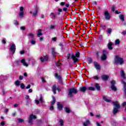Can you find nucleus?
<instances>
[{"label":"nucleus","instance_id":"1","mask_svg":"<svg viewBox=\"0 0 126 126\" xmlns=\"http://www.w3.org/2000/svg\"><path fill=\"white\" fill-rule=\"evenodd\" d=\"M114 61L115 63H119V64H123L124 63V59L123 58L119 57L118 56H116L114 59Z\"/></svg>","mask_w":126,"mask_h":126},{"label":"nucleus","instance_id":"2","mask_svg":"<svg viewBox=\"0 0 126 126\" xmlns=\"http://www.w3.org/2000/svg\"><path fill=\"white\" fill-rule=\"evenodd\" d=\"M80 56V53L79 52H77L76 53L75 55L72 54L71 57L74 62L77 63V62H78V59H77V58H79Z\"/></svg>","mask_w":126,"mask_h":126},{"label":"nucleus","instance_id":"3","mask_svg":"<svg viewBox=\"0 0 126 126\" xmlns=\"http://www.w3.org/2000/svg\"><path fill=\"white\" fill-rule=\"evenodd\" d=\"M10 50L13 55L14 54V53H15V51L16 50V46H15V44L14 43H11L10 46Z\"/></svg>","mask_w":126,"mask_h":126},{"label":"nucleus","instance_id":"4","mask_svg":"<svg viewBox=\"0 0 126 126\" xmlns=\"http://www.w3.org/2000/svg\"><path fill=\"white\" fill-rule=\"evenodd\" d=\"M77 94V90L75 88L70 89L69 90V95L70 96V97H72V94Z\"/></svg>","mask_w":126,"mask_h":126},{"label":"nucleus","instance_id":"5","mask_svg":"<svg viewBox=\"0 0 126 126\" xmlns=\"http://www.w3.org/2000/svg\"><path fill=\"white\" fill-rule=\"evenodd\" d=\"M107 55H108V51H107V50H103L102 56L101 57V60L105 61L107 60Z\"/></svg>","mask_w":126,"mask_h":126},{"label":"nucleus","instance_id":"6","mask_svg":"<svg viewBox=\"0 0 126 126\" xmlns=\"http://www.w3.org/2000/svg\"><path fill=\"white\" fill-rule=\"evenodd\" d=\"M36 116L33 114H31L29 118V124H30V125H32V124H33V120H36Z\"/></svg>","mask_w":126,"mask_h":126},{"label":"nucleus","instance_id":"7","mask_svg":"<svg viewBox=\"0 0 126 126\" xmlns=\"http://www.w3.org/2000/svg\"><path fill=\"white\" fill-rule=\"evenodd\" d=\"M104 17L106 20H110L111 18V15L109 13L108 11H104Z\"/></svg>","mask_w":126,"mask_h":126},{"label":"nucleus","instance_id":"8","mask_svg":"<svg viewBox=\"0 0 126 126\" xmlns=\"http://www.w3.org/2000/svg\"><path fill=\"white\" fill-rule=\"evenodd\" d=\"M49 59V57H48V55L44 56L43 57H41L40 58V60L41 62V63H44V62H47Z\"/></svg>","mask_w":126,"mask_h":126},{"label":"nucleus","instance_id":"9","mask_svg":"<svg viewBox=\"0 0 126 126\" xmlns=\"http://www.w3.org/2000/svg\"><path fill=\"white\" fill-rule=\"evenodd\" d=\"M94 67L96 69L99 70L100 69V65L97 62H94Z\"/></svg>","mask_w":126,"mask_h":126},{"label":"nucleus","instance_id":"10","mask_svg":"<svg viewBox=\"0 0 126 126\" xmlns=\"http://www.w3.org/2000/svg\"><path fill=\"white\" fill-rule=\"evenodd\" d=\"M21 63L23 64L24 66H28V63L25 62V59H22Z\"/></svg>","mask_w":126,"mask_h":126},{"label":"nucleus","instance_id":"11","mask_svg":"<svg viewBox=\"0 0 126 126\" xmlns=\"http://www.w3.org/2000/svg\"><path fill=\"white\" fill-rule=\"evenodd\" d=\"M50 17H51L52 19H56V18H57V17L56 16V14H55V13L54 12L51 13Z\"/></svg>","mask_w":126,"mask_h":126},{"label":"nucleus","instance_id":"12","mask_svg":"<svg viewBox=\"0 0 126 126\" xmlns=\"http://www.w3.org/2000/svg\"><path fill=\"white\" fill-rule=\"evenodd\" d=\"M113 103L114 104V105L116 108L119 109L120 106V104L119 103V102L118 101L113 102Z\"/></svg>","mask_w":126,"mask_h":126},{"label":"nucleus","instance_id":"13","mask_svg":"<svg viewBox=\"0 0 126 126\" xmlns=\"http://www.w3.org/2000/svg\"><path fill=\"white\" fill-rule=\"evenodd\" d=\"M108 78L109 76L106 75H102V76H101V79H102V80H108Z\"/></svg>","mask_w":126,"mask_h":126},{"label":"nucleus","instance_id":"14","mask_svg":"<svg viewBox=\"0 0 126 126\" xmlns=\"http://www.w3.org/2000/svg\"><path fill=\"white\" fill-rule=\"evenodd\" d=\"M43 35V33H42V30L39 29L38 30V33L37 34V36L38 37H40V36H42Z\"/></svg>","mask_w":126,"mask_h":126},{"label":"nucleus","instance_id":"15","mask_svg":"<svg viewBox=\"0 0 126 126\" xmlns=\"http://www.w3.org/2000/svg\"><path fill=\"white\" fill-rule=\"evenodd\" d=\"M56 90H57V85H53V88H52V91H53L54 94H56Z\"/></svg>","mask_w":126,"mask_h":126},{"label":"nucleus","instance_id":"16","mask_svg":"<svg viewBox=\"0 0 126 126\" xmlns=\"http://www.w3.org/2000/svg\"><path fill=\"white\" fill-rule=\"evenodd\" d=\"M90 124V122L89 120H86V122L83 123V126H89V124Z\"/></svg>","mask_w":126,"mask_h":126},{"label":"nucleus","instance_id":"17","mask_svg":"<svg viewBox=\"0 0 126 126\" xmlns=\"http://www.w3.org/2000/svg\"><path fill=\"white\" fill-rule=\"evenodd\" d=\"M120 74H121L122 77H123V78H124V79H126V76L125 75V72H124V70H122L121 71Z\"/></svg>","mask_w":126,"mask_h":126},{"label":"nucleus","instance_id":"18","mask_svg":"<svg viewBox=\"0 0 126 126\" xmlns=\"http://www.w3.org/2000/svg\"><path fill=\"white\" fill-rule=\"evenodd\" d=\"M112 46H113V43H112V42H109L108 44V48L109 50H113V47H112Z\"/></svg>","mask_w":126,"mask_h":126},{"label":"nucleus","instance_id":"19","mask_svg":"<svg viewBox=\"0 0 126 126\" xmlns=\"http://www.w3.org/2000/svg\"><path fill=\"white\" fill-rule=\"evenodd\" d=\"M103 100L107 102V103H109V102H111V100L109 99L108 98H107V97H106V96L104 95L103 96Z\"/></svg>","mask_w":126,"mask_h":126},{"label":"nucleus","instance_id":"20","mask_svg":"<svg viewBox=\"0 0 126 126\" xmlns=\"http://www.w3.org/2000/svg\"><path fill=\"white\" fill-rule=\"evenodd\" d=\"M57 105H58V110H62L63 109V105L60 104V102L58 103Z\"/></svg>","mask_w":126,"mask_h":126},{"label":"nucleus","instance_id":"21","mask_svg":"<svg viewBox=\"0 0 126 126\" xmlns=\"http://www.w3.org/2000/svg\"><path fill=\"white\" fill-rule=\"evenodd\" d=\"M80 91H81V92H85V91H86V87L80 88Z\"/></svg>","mask_w":126,"mask_h":126},{"label":"nucleus","instance_id":"22","mask_svg":"<svg viewBox=\"0 0 126 126\" xmlns=\"http://www.w3.org/2000/svg\"><path fill=\"white\" fill-rule=\"evenodd\" d=\"M119 18L123 22L125 21V16L123 14L119 15Z\"/></svg>","mask_w":126,"mask_h":126},{"label":"nucleus","instance_id":"23","mask_svg":"<svg viewBox=\"0 0 126 126\" xmlns=\"http://www.w3.org/2000/svg\"><path fill=\"white\" fill-rule=\"evenodd\" d=\"M53 98V101L51 103V106H52V105H54L56 103V98H55L54 96H52Z\"/></svg>","mask_w":126,"mask_h":126},{"label":"nucleus","instance_id":"24","mask_svg":"<svg viewBox=\"0 0 126 126\" xmlns=\"http://www.w3.org/2000/svg\"><path fill=\"white\" fill-rule=\"evenodd\" d=\"M49 29L51 30H55L56 29V26L54 25H51Z\"/></svg>","mask_w":126,"mask_h":126},{"label":"nucleus","instance_id":"25","mask_svg":"<svg viewBox=\"0 0 126 126\" xmlns=\"http://www.w3.org/2000/svg\"><path fill=\"white\" fill-rule=\"evenodd\" d=\"M55 76L59 80H61V79H62V76H61V75H58L57 73H56L55 74Z\"/></svg>","mask_w":126,"mask_h":126},{"label":"nucleus","instance_id":"26","mask_svg":"<svg viewBox=\"0 0 126 126\" xmlns=\"http://www.w3.org/2000/svg\"><path fill=\"white\" fill-rule=\"evenodd\" d=\"M51 50L52 55H53V56H56V55H57V52H55V48H52Z\"/></svg>","mask_w":126,"mask_h":126},{"label":"nucleus","instance_id":"27","mask_svg":"<svg viewBox=\"0 0 126 126\" xmlns=\"http://www.w3.org/2000/svg\"><path fill=\"white\" fill-rule=\"evenodd\" d=\"M118 112H119V110H118L117 108L114 107L113 109V114L115 115V114H117Z\"/></svg>","mask_w":126,"mask_h":126},{"label":"nucleus","instance_id":"28","mask_svg":"<svg viewBox=\"0 0 126 126\" xmlns=\"http://www.w3.org/2000/svg\"><path fill=\"white\" fill-rule=\"evenodd\" d=\"M94 86L96 88L97 90H98V91L100 90V86H99V84H95Z\"/></svg>","mask_w":126,"mask_h":126},{"label":"nucleus","instance_id":"29","mask_svg":"<svg viewBox=\"0 0 126 126\" xmlns=\"http://www.w3.org/2000/svg\"><path fill=\"white\" fill-rule=\"evenodd\" d=\"M106 32L108 34H111V33H112V29H107Z\"/></svg>","mask_w":126,"mask_h":126},{"label":"nucleus","instance_id":"30","mask_svg":"<svg viewBox=\"0 0 126 126\" xmlns=\"http://www.w3.org/2000/svg\"><path fill=\"white\" fill-rule=\"evenodd\" d=\"M88 90H90L91 91H95V88L93 87H90L88 88Z\"/></svg>","mask_w":126,"mask_h":126},{"label":"nucleus","instance_id":"31","mask_svg":"<svg viewBox=\"0 0 126 126\" xmlns=\"http://www.w3.org/2000/svg\"><path fill=\"white\" fill-rule=\"evenodd\" d=\"M65 111L66 113H70V109H69L68 107H65Z\"/></svg>","mask_w":126,"mask_h":126},{"label":"nucleus","instance_id":"32","mask_svg":"<svg viewBox=\"0 0 126 126\" xmlns=\"http://www.w3.org/2000/svg\"><path fill=\"white\" fill-rule=\"evenodd\" d=\"M18 121L19 123H21V124L24 123V120L22 119L19 118L18 119Z\"/></svg>","mask_w":126,"mask_h":126},{"label":"nucleus","instance_id":"33","mask_svg":"<svg viewBox=\"0 0 126 126\" xmlns=\"http://www.w3.org/2000/svg\"><path fill=\"white\" fill-rule=\"evenodd\" d=\"M111 89L114 91H117V88L114 85L111 86Z\"/></svg>","mask_w":126,"mask_h":126},{"label":"nucleus","instance_id":"34","mask_svg":"<svg viewBox=\"0 0 126 126\" xmlns=\"http://www.w3.org/2000/svg\"><path fill=\"white\" fill-rule=\"evenodd\" d=\"M15 84L16 86H19V85H20V82L17 80L15 82Z\"/></svg>","mask_w":126,"mask_h":126},{"label":"nucleus","instance_id":"35","mask_svg":"<svg viewBox=\"0 0 126 126\" xmlns=\"http://www.w3.org/2000/svg\"><path fill=\"white\" fill-rule=\"evenodd\" d=\"M115 45H119L120 44V39H116L115 41Z\"/></svg>","mask_w":126,"mask_h":126},{"label":"nucleus","instance_id":"36","mask_svg":"<svg viewBox=\"0 0 126 126\" xmlns=\"http://www.w3.org/2000/svg\"><path fill=\"white\" fill-rule=\"evenodd\" d=\"M28 36L31 37V38H34V34L32 33H30L28 34Z\"/></svg>","mask_w":126,"mask_h":126},{"label":"nucleus","instance_id":"37","mask_svg":"<svg viewBox=\"0 0 126 126\" xmlns=\"http://www.w3.org/2000/svg\"><path fill=\"white\" fill-rule=\"evenodd\" d=\"M32 14L33 16H36L38 14V10L36 9L34 12L32 13Z\"/></svg>","mask_w":126,"mask_h":126},{"label":"nucleus","instance_id":"38","mask_svg":"<svg viewBox=\"0 0 126 126\" xmlns=\"http://www.w3.org/2000/svg\"><path fill=\"white\" fill-rule=\"evenodd\" d=\"M60 126H63V119H61L60 120Z\"/></svg>","mask_w":126,"mask_h":126},{"label":"nucleus","instance_id":"39","mask_svg":"<svg viewBox=\"0 0 126 126\" xmlns=\"http://www.w3.org/2000/svg\"><path fill=\"white\" fill-rule=\"evenodd\" d=\"M24 14V11H22L19 13V15H20V16H21V18H22V17H23Z\"/></svg>","mask_w":126,"mask_h":126},{"label":"nucleus","instance_id":"40","mask_svg":"<svg viewBox=\"0 0 126 126\" xmlns=\"http://www.w3.org/2000/svg\"><path fill=\"white\" fill-rule=\"evenodd\" d=\"M31 43L32 45H35L36 44V41L35 40L32 39V41H31Z\"/></svg>","mask_w":126,"mask_h":126},{"label":"nucleus","instance_id":"41","mask_svg":"<svg viewBox=\"0 0 126 126\" xmlns=\"http://www.w3.org/2000/svg\"><path fill=\"white\" fill-rule=\"evenodd\" d=\"M20 86L22 89H24L25 88V85H24V84H23V83L21 84Z\"/></svg>","mask_w":126,"mask_h":126},{"label":"nucleus","instance_id":"42","mask_svg":"<svg viewBox=\"0 0 126 126\" xmlns=\"http://www.w3.org/2000/svg\"><path fill=\"white\" fill-rule=\"evenodd\" d=\"M39 100L41 103H44V100H43V97H42V96H40Z\"/></svg>","mask_w":126,"mask_h":126},{"label":"nucleus","instance_id":"43","mask_svg":"<svg viewBox=\"0 0 126 126\" xmlns=\"http://www.w3.org/2000/svg\"><path fill=\"white\" fill-rule=\"evenodd\" d=\"M111 84H112V85H114V84H116V81L115 80H112L111 82Z\"/></svg>","mask_w":126,"mask_h":126},{"label":"nucleus","instance_id":"44","mask_svg":"<svg viewBox=\"0 0 126 126\" xmlns=\"http://www.w3.org/2000/svg\"><path fill=\"white\" fill-rule=\"evenodd\" d=\"M99 54H101V52H96V57L99 58Z\"/></svg>","mask_w":126,"mask_h":126},{"label":"nucleus","instance_id":"45","mask_svg":"<svg viewBox=\"0 0 126 126\" xmlns=\"http://www.w3.org/2000/svg\"><path fill=\"white\" fill-rule=\"evenodd\" d=\"M94 79H95L96 80H98L99 79V77L97 76H94Z\"/></svg>","mask_w":126,"mask_h":126},{"label":"nucleus","instance_id":"46","mask_svg":"<svg viewBox=\"0 0 126 126\" xmlns=\"http://www.w3.org/2000/svg\"><path fill=\"white\" fill-rule=\"evenodd\" d=\"M25 98L26 100H29V101H31V99L29 98V95H27Z\"/></svg>","mask_w":126,"mask_h":126},{"label":"nucleus","instance_id":"47","mask_svg":"<svg viewBox=\"0 0 126 126\" xmlns=\"http://www.w3.org/2000/svg\"><path fill=\"white\" fill-rule=\"evenodd\" d=\"M49 109L50 111H53L54 110V106L53 105H51Z\"/></svg>","mask_w":126,"mask_h":126},{"label":"nucleus","instance_id":"48","mask_svg":"<svg viewBox=\"0 0 126 126\" xmlns=\"http://www.w3.org/2000/svg\"><path fill=\"white\" fill-rule=\"evenodd\" d=\"M111 10H112V11H115V10H116V7L113 6L112 8V9H111Z\"/></svg>","mask_w":126,"mask_h":126},{"label":"nucleus","instance_id":"49","mask_svg":"<svg viewBox=\"0 0 126 126\" xmlns=\"http://www.w3.org/2000/svg\"><path fill=\"white\" fill-rule=\"evenodd\" d=\"M41 80H42V82H43V83H45V82H46V81L45 80V79L44 78V77H42V78H41Z\"/></svg>","mask_w":126,"mask_h":126},{"label":"nucleus","instance_id":"50","mask_svg":"<svg viewBox=\"0 0 126 126\" xmlns=\"http://www.w3.org/2000/svg\"><path fill=\"white\" fill-rule=\"evenodd\" d=\"M24 8H23V6H21V7H20V11H21V12L23 11V10H24Z\"/></svg>","mask_w":126,"mask_h":126},{"label":"nucleus","instance_id":"51","mask_svg":"<svg viewBox=\"0 0 126 126\" xmlns=\"http://www.w3.org/2000/svg\"><path fill=\"white\" fill-rule=\"evenodd\" d=\"M52 41H57V37H53L52 38Z\"/></svg>","mask_w":126,"mask_h":126},{"label":"nucleus","instance_id":"52","mask_svg":"<svg viewBox=\"0 0 126 126\" xmlns=\"http://www.w3.org/2000/svg\"><path fill=\"white\" fill-rule=\"evenodd\" d=\"M115 13H116V14H119V13H121V11H120L119 10H116L115 11Z\"/></svg>","mask_w":126,"mask_h":126},{"label":"nucleus","instance_id":"53","mask_svg":"<svg viewBox=\"0 0 126 126\" xmlns=\"http://www.w3.org/2000/svg\"><path fill=\"white\" fill-rule=\"evenodd\" d=\"M5 124V123H4V121L1 122V123H0V125L1 126H4Z\"/></svg>","mask_w":126,"mask_h":126},{"label":"nucleus","instance_id":"54","mask_svg":"<svg viewBox=\"0 0 126 126\" xmlns=\"http://www.w3.org/2000/svg\"><path fill=\"white\" fill-rule=\"evenodd\" d=\"M14 24H15V25H18L19 23H18V22H17V21H16L14 22Z\"/></svg>","mask_w":126,"mask_h":126},{"label":"nucleus","instance_id":"55","mask_svg":"<svg viewBox=\"0 0 126 126\" xmlns=\"http://www.w3.org/2000/svg\"><path fill=\"white\" fill-rule=\"evenodd\" d=\"M19 79L20 80H22L23 79V76H20Z\"/></svg>","mask_w":126,"mask_h":126},{"label":"nucleus","instance_id":"56","mask_svg":"<svg viewBox=\"0 0 126 126\" xmlns=\"http://www.w3.org/2000/svg\"><path fill=\"white\" fill-rule=\"evenodd\" d=\"M2 43L3 44H6V42L5 41V40H4V39H3V40H2Z\"/></svg>","mask_w":126,"mask_h":126},{"label":"nucleus","instance_id":"57","mask_svg":"<svg viewBox=\"0 0 126 126\" xmlns=\"http://www.w3.org/2000/svg\"><path fill=\"white\" fill-rule=\"evenodd\" d=\"M122 35H126V31H123L122 32Z\"/></svg>","mask_w":126,"mask_h":126},{"label":"nucleus","instance_id":"58","mask_svg":"<svg viewBox=\"0 0 126 126\" xmlns=\"http://www.w3.org/2000/svg\"><path fill=\"white\" fill-rule=\"evenodd\" d=\"M24 53H25V52L24 51V50H23L22 51H20V54L21 55H23V54H24Z\"/></svg>","mask_w":126,"mask_h":126},{"label":"nucleus","instance_id":"59","mask_svg":"<svg viewBox=\"0 0 126 126\" xmlns=\"http://www.w3.org/2000/svg\"><path fill=\"white\" fill-rule=\"evenodd\" d=\"M31 87V85H28V86L26 87V89H29Z\"/></svg>","mask_w":126,"mask_h":126},{"label":"nucleus","instance_id":"60","mask_svg":"<svg viewBox=\"0 0 126 126\" xmlns=\"http://www.w3.org/2000/svg\"><path fill=\"white\" fill-rule=\"evenodd\" d=\"M63 11H66L67 10V8L66 7H64L63 8Z\"/></svg>","mask_w":126,"mask_h":126},{"label":"nucleus","instance_id":"61","mask_svg":"<svg viewBox=\"0 0 126 126\" xmlns=\"http://www.w3.org/2000/svg\"><path fill=\"white\" fill-rule=\"evenodd\" d=\"M126 105V102H124L123 104H122V106L123 107H125V106Z\"/></svg>","mask_w":126,"mask_h":126},{"label":"nucleus","instance_id":"62","mask_svg":"<svg viewBox=\"0 0 126 126\" xmlns=\"http://www.w3.org/2000/svg\"><path fill=\"white\" fill-rule=\"evenodd\" d=\"M6 92L4 91H2V94H3V95H5V94H6Z\"/></svg>","mask_w":126,"mask_h":126},{"label":"nucleus","instance_id":"63","mask_svg":"<svg viewBox=\"0 0 126 126\" xmlns=\"http://www.w3.org/2000/svg\"><path fill=\"white\" fill-rule=\"evenodd\" d=\"M21 30H25V27H21Z\"/></svg>","mask_w":126,"mask_h":126},{"label":"nucleus","instance_id":"64","mask_svg":"<svg viewBox=\"0 0 126 126\" xmlns=\"http://www.w3.org/2000/svg\"><path fill=\"white\" fill-rule=\"evenodd\" d=\"M96 125H97V126H101V125H100V124H99V123H98V122H96Z\"/></svg>","mask_w":126,"mask_h":126}]
</instances>
